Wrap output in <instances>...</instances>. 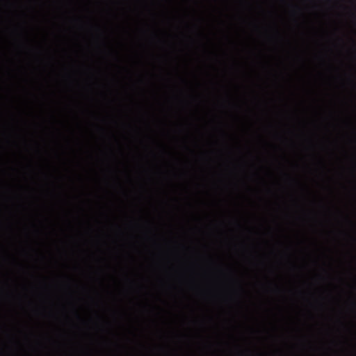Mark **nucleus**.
Listing matches in <instances>:
<instances>
[{
  "label": "nucleus",
  "instance_id": "nucleus-5",
  "mask_svg": "<svg viewBox=\"0 0 356 356\" xmlns=\"http://www.w3.org/2000/svg\"><path fill=\"white\" fill-rule=\"evenodd\" d=\"M81 321H82V323H83L84 324H86V323H87V322H86L84 319H83V318H81Z\"/></svg>",
  "mask_w": 356,
  "mask_h": 356
},
{
  "label": "nucleus",
  "instance_id": "nucleus-2",
  "mask_svg": "<svg viewBox=\"0 0 356 356\" xmlns=\"http://www.w3.org/2000/svg\"><path fill=\"white\" fill-rule=\"evenodd\" d=\"M38 153L39 154L40 159L42 160H47L49 154L48 149H44V151H42L41 149H38Z\"/></svg>",
  "mask_w": 356,
  "mask_h": 356
},
{
  "label": "nucleus",
  "instance_id": "nucleus-3",
  "mask_svg": "<svg viewBox=\"0 0 356 356\" xmlns=\"http://www.w3.org/2000/svg\"><path fill=\"white\" fill-rule=\"evenodd\" d=\"M94 83H95L92 82V81H87L84 86V89H86V90L90 89L92 88V86H93Z\"/></svg>",
  "mask_w": 356,
  "mask_h": 356
},
{
  "label": "nucleus",
  "instance_id": "nucleus-1",
  "mask_svg": "<svg viewBox=\"0 0 356 356\" xmlns=\"http://www.w3.org/2000/svg\"><path fill=\"white\" fill-rule=\"evenodd\" d=\"M71 39L68 38V317H70L71 305V179L74 178L71 168ZM79 178H97V177H79Z\"/></svg>",
  "mask_w": 356,
  "mask_h": 356
},
{
  "label": "nucleus",
  "instance_id": "nucleus-4",
  "mask_svg": "<svg viewBox=\"0 0 356 356\" xmlns=\"http://www.w3.org/2000/svg\"><path fill=\"white\" fill-rule=\"evenodd\" d=\"M85 153H86L87 156H88L89 159H92V158L93 157L92 154V153H91L88 149H86Z\"/></svg>",
  "mask_w": 356,
  "mask_h": 356
},
{
  "label": "nucleus",
  "instance_id": "nucleus-6",
  "mask_svg": "<svg viewBox=\"0 0 356 356\" xmlns=\"http://www.w3.org/2000/svg\"><path fill=\"white\" fill-rule=\"evenodd\" d=\"M85 69H86V70H88L89 68H88V67H86Z\"/></svg>",
  "mask_w": 356,
  "mask_h": 356
}]
</instances>
